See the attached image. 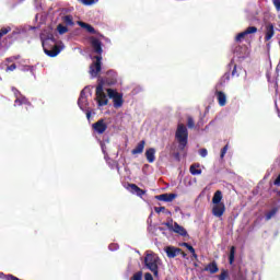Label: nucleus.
I'll list each match as a JSON object with an SVG mask.
<instances>
[{
	"instance_id": "obj_14",
	"label": "nucleus",
	"mask_w": 280,
	"mask_h": 280,
	"mask_svg": "<svg viewBox=\"0 0 280 280\" xmlns=\"http://www.w3.org/2000/svg\"><path fill=\"white\" fill-rule=\"evenodd\" d=\"M144 156L148 163H154V161H156V149L154 148L147 149Z\"/></svg>"
},
{
	"instance_id": "obj_35",
	"label": "nucleus",
	"mask_w": 280,
	"mask_h": 280,
	"mask_svg": "<svg viewBox=\"0 0 280 280\" xmlns=\"http://www.w3.org/2000/svg\"><path fill=\"white\" fill-rule=\"evenodd\" d=\"M12 93L14 94L15 100L23 95L16 88H12Z\"/></svg>"
},
{
	"instance_id": "obj_48",
	"label": "nucleus",
	"mask_w": 280,
	"mask_h": 280,
	"mask_svg": "<svg viewBox=\"0 0 280 280\" xmlns=\"http://www.w3.org/2000/svg\"><path fill=\"white\" fill-rule=\"evenodd\" d=\"M19 58H21V56H20V55L14 56V57H13V60H19Z\"/></svg>"
},
{
	"instance_id": "obj_19",
	"label": "nucleus",
	"mask_w": 280,
	"mask_h": 280,
	"mask_svg": "<svg viewBox=\"0 0 280 280\" xmlns=\"http://www.w3.org/2000/svg\"><path fill=\"white\" fill-rule=\"evenodd\" d=\"M61 21L67 27H73V25H75V22H73V15L71 14L61 16Z\"/></svg>"
},
{
	"instance_id": "obj_15",
	"label": "nucleus",
	"mask_w": 280,
	"mask_h": 280,
	"mask_svg": "<svg viewBox=\"0 0 280 280\" xmlns=\"http://www.w3.org/2000/svg\"><path fill=\"white\" fill-rule=\"evenodd\" d=\"M178 195L176 194H162L156 196V200H161L162 202H173Z\"/></svg>"
},
{
	"instance_id": "obj_13",
	"label": "nucleus",
	"mask_w": 280,
	"mask_h": 280,
	"mask_svg": "<svg viewBox=\"0 0 280 280\" xmlns=\"http://www.w3.org/2000/svg\"><path fill=\"white\" fill-rule=\"evenodd\" d=\"M203 272H209L210 275H215L220 272V268L218 267V262L215 260L209 262L205 268Z\"/></svg>"
},
{
	"instance_id": "obj_37",
	"label": "nucleus",
	"mask_w": 280,
	"mask_h": 280,
	"mask_svg": "<svg viewBox=\"0 0 280 280\" xmlns=\"http://www.w3.org/2000/svg\"><path fill=\"white\" fill-rule=\"evenodd\" d=\"M182 246H185L190 253H194L196 250L194 246H191L189 243H183Z\"/></svg>"
},
{
	"instance_id": "obj_39",
	"label": "nucleus",
	"mask_w": 280,
	"mask_h": 280,
	"mask_svg": "<svg viewBox=\"0 0 280 280\" xmlns=\"http://www.w3.org/2000/svg\"><path fill=\"white\" fill-rule=\"evenodd\" d=\"M199 154H200V156H202V159H205V156H207V154H209V152L207 151V149H201L199 151Z\"/></svg>"
},
{
	"instance_id": "obj_22",
	"label": "nucleus",
	"mask_w": 280,
	"mask_h": 280,
	"mask_svg": "<svg viewBox=\"0 0 280 280\" xmlns=\"http://www.w3.org/2000/svg\"><path fill=\"white\" fill-rule=\"evenodd\" d=\"M215 95L219 102V106H226V94H224L222 91H217Z\"/></svg>"
},
{
	"instance_id": "obj_11",
	"label": "nucleus",
	"mask_w": 280,
	"mask_h": 280,
	"mask_svg": "<svg viewBox=\"0 0 280 280\" xmlns=\"http://www.w3.org/2000/svg\"><path fill=\"white\" fill-rule=\"evenodd\" d=\"M272 36H275V24L267 23L265 25V42L268 43V40H272Z\"/></svg>"
},
{
	"instance_id": "obj_29",
	"label": "nucleus",
	"mask_w": 280,
	"mask_h": 280,
	"mask_svg": "<svg viewBox=\"0 0 280 280\" xmlns=\"http://www.w3.org/2000/svg\"><path fill=\"white\" fill-rule=\"evenodd\" d=\"M234 261H235V246H232L230 248L229 262L231 266H233Z\"/></svg>"
},
{
	"instance_id": "obj_31",
	"label": "nucleus",
	"mask_w": 280,
	"mask_h": 280,
	"mask_svg": "<svg viewBox=\"0 0 280 280\" xmlns=\"http://www.w3.org/2000/svg\"><path fill=\"white\" fill-rule=\"evenodd\" d=\"M231 80V72H225L224 75L221 78V84H224Z\"/></svg>"
},
{
	"instance_id": "obj_26",
	"label": "nucleus",
	"mask_w": 280,
	"mask_h": 280,
	"mask_svg": "<svg viewBox=\"0 0 280 280\" xmlns=\"http://www.w3.org/2000/svg\"><path fill=\"white\" fill-rule=\"evenodd\" d=\"M279 211V207L272 208L269 212L265 214V220L268 222L269 220H272L277 215Z\"/></svg>"
},
{
	"instance_id": "obj_16",
	"label": "nucleus",
	"mask_w": 280,
	"mask_h": 280,
	"mask_svg": "<svg viewBox=\"0 0 280 280\" xmlns=\"http://www.w3.org/2000/svg\"><path fill=\"white\" fill-rule=\"evenodd\" d=\"M128 189H130L131 194H137L140 198L145 196V190L141 189L137 184H128Z\"/></svg>"
},
{
	"instance_id": "obj_46",
	"label": "nucleus",
	"mask_w": 280,
	"mask_h": 280,
	"mask_svg": "<svg viewBox=\"0 0 280 280\" xmlns=\"http://www.w3.org/2000/svg\"><path fill=\"white\" fill-rule=\"evenodd\" d=\"M191 255L195 259H198V254H196V249H194V253H191Z\"/></svg>"
},
{
	"instance_id": "obj_44",
	"label": "nucleus",
	"mask_w": 280,
	"mask_h": 280,
	"mask_svg": "<svg viewBox=\"0 0 280 280\" xmlns=\"http://www.w3.org/2000/svg\"><path fill=\"white\" fill-rule=\"evenodd\" d=\"M236 74H237V65H234L232 70V77L235 78Z\"/></svg>"
},
{
	"instance_id": "obj_34",
	"label": "nucleus",
	"mask_w": 280,
	"mask_h": 280,
	"mask_svg": "<svg viewBox=\"0 0 280 280\" xmlns=\"http://www.w3.org/2000/svg\"><path fill=\"white\" fill-rule=\"evenodd\" d=\"M226 152H229V144H225V145L222 148L220 158H221V159H224Z\"/></svg>"
},
{
	"instance_id": "obj_27",
	"label": "nucleus",
	"mask_w": 280,
	"mask_h": 280,
	"mask_svg": "<svg viewBox=\"0 0 280 280\" xmlns=\"http://www.w3.org/2000/svg\"><path fill=\"white\" fill-rule=\"evenodd\" d=\"M86 104V90H82L80 93V97L78 100V105L80 108Z\"/></svg>"
},
{
	"instance_id": "obj_5",
	"label": "nucleus",
	"mask_w": 280,
	"mask_h": 280,
	"mask_svg": "<svg viewBox=\"0 0 280 280\" xmlns=\"http://www.w3.org/2000/svg\"><path fill=\"white\" fill-rule=\"evenodd\" d=\"M94 60L90 66V74L92 78H97L102 71V56H94Z\"/></svg>"
},
{
	"instance_id": "obj_38",
	"label": "nucleus",
	"mask_w": 280,
	"mask_h": 280,
	"mask_svg": "<svg viewBox=\"0 0 280 280\" xmlns=\"http://www.w3.org/2000/svg\"><path fill=\"white\" fill-rule=\"evenodd\" d=\"M272 1H273V5H275L276 10L278 12H280V0H272Z\"/></svg>"
},
{
	"instance_id": "obj_30",
	"label": "nucleus",
	"mask_w": 280,
	"mask_h": 280,
	"mask_svg": "<svg viewBox=\"0 0 280 280\" xmlns=\"http://www.w3.org/2000/svg\"><path fill=\"white\" fill-rule=\"evenodd\" d=\"M219 280H226L229 279V270L222 269L221 273L217 276Z\"/></svg>"
},
{
	"instance_id": "obj_49",
	"label": "nucleus",
	"mask_w": 280,
	"mask_h": 280,
	"mask_svg": "<svg viewBox=\"0 0 280 280\" xmlns=\"http://www.w3.org/2000/svg\"><path fill=\"white\" fill-rule=\"evenodd\" d=\"M86 117H88V119H89V117H91V113H88V114H86Z\"/></svg>"
},
{
	"instance_id": "obj_32",
	"label": "nucleus",
	"mask_w": 280,
	"mask_h": 280,
	"mask_svg": "<svg viewBox=\"0 0 280 280\" xmlns=\"http://www.w3.org/2000/svg\"><path fill=\"white\" fill-rule=\"evenodd\" d=\"M187 126L188 128H195L196 122L194 121V118L191 116H188L187 118Z\"/></svg>"
},
{
	"instance_id": "obj_45",
	"label": "nucleus",
	"mask_w": 280,
	"mask_h": 280,
	"mask_svg": "<svg viewBox=\"0 0 280 280\" xmlns=\"http://www.w3.org/2000/svg\"><path fill=\"white\" fill-rule=\"evenodd\" d=\"M8 277H10V275H5L3 272H0V279H5L8 280Z\"/></svg>"
},
{
	"instance_id": "obj_7",
	"label": "nucleus",
	"mask_w": 280,
	"mask_h": 280,
	"mask_svg": "<svg viewBox=\"0 0 280 280\" xmlns=\"http://www.w3.org/2000/svg\"><path fill=\"white\" fill-rule=\"evenodd\" d=\"M90 45L96 56H102V54H104V49L102 48V40H100V38L94 36L90 37Z\"/></svg>"
},
{
	"instance_id": "obj_25",
	"label": "nucleus",
	"mask_w": 280,
	"mask_h": 280,
	"mask_svg": "<svg viewBox=\"0 0 280 280\" xmlns=\"http://www.w3.org/2000/svg\"><path fill=\"white\" fill-rule=\"evenodd\" d=\"M198 167H200V164L190 165L189 172L192 176H200V174H202V170Z\"/></svg>"
},
{
	"instance_id": "obj_21",
	"label": "nucleus",
	"mask_w": 280,
	"mask_h": 280,
	"mask_svg": "<svg viewBox=\"0 0 280 280\" xmlns=\"http://www.w3.org/2000/svg\"><path fill=\"white\" fill-rule=\"evenodd\" d=\"M173 231H174V233L182 235V237H187V230H185V228H183L180 224H178L176 222L174 223Z\"/></svg>"
},
{
	"instance_id": "obj_40",
	"label": "nucleus",
	"mask_w": 280,
	"mask_h": 280,
	"mask_svg": "<svg viewBox=\"0 0 280 280\" xmlns=\"http://www.w3.org/2000/svg\"><path fill=\"white\" fill-rule=\"evenodd\" d=\"M154 211H155V213H161V212L165 211V207H155Z\"/></svg>"
},
{
	"instance_id": "obj_10",
	"label": "nucleus",
	"mask_w": 280,
	"mask_h": 280,
	"mask_svg": "<svg viewBox=\"0 0 280 280\" xmlns=\"http://www.w3.org/2000/svg\"><path fill=\"white\" fill-rule=\"evenodd\" d=\"M225 211L226 206L224 203H214L212 207V215H214V218H222Z\"/></svg>"
},
{
	"instance_id": "obj_36",
	"label": "nucleus",
	"mask_w": 280,
	"mask_h": 280,
	"mask_svg": "<svg viewBox=\"0 0 280 280\" xmlns=\"http://www.w3.org/2000/svg\"><path fill=\"white\" fill-rule=\"evenodd\" d=\"M83 5H93V3H97V0H82Z\"/></svg>"
},
{
	"instance_id": "obj_6",
	"label": "nucleus",
	"mask_w": 280,
	"mask_h": 280,
	"mask_svg": "<svg viewBox=\"0 0 280 280\" xmlns=\"http://www.w3.org/2000/svg\"><path fill=\"white\" fill-rule=\"evenodd\" d=\"M43 49L46 56H49V58H56V56L60 54V46L54 45L52 47H49V40L43 42Z\"/></svg>"
},
{
	"instance_id": "obj_9",
	"label": "nucleus",
	"mask_w": 280,
	"mask_h": 280,
	"mask_svg": "<svg viewBox=\"0 0 280 280\" xmlns=\"http://www.w3.org/2000/svg\"><path fill=\"white\" fill-rule=\"evenodd\" d=\"M92 128L97 132V135H104V132L108 130V125L105 124L104 119H100L92 125Z\"/></svg>"
},
{
	"instance_id": "obj_2",
	"label": "nucleus",
	"mask_w": 280,
	"mask_h": 280,
	"mask_svg": "<svg viewBox=\"0 0 280 280\" xmlns=\"http://www.w3.org/2000/svg\"><path fill=\"white\" fill-rule=\"evenodd\" d=\"M161 259L154 254H148L144 257V266L153 272L154 277H159V261Z\"/></svg>"
},
{
	"instance_id": "obj_47",
	"label": "nucleus",
	"mask_w": 280,
	"mask_h": 280,
	"mask_svg": "<svg viewBox=\"0 0 280 280\" xmlns=\"http://www.w3.org/2000/svg\"><path fill=\"white\" fill-rule=\"evenodd\" d=\"M179 255H182V257H184V258L187 257V254L185 252H183V250L179 252Z\"/></svg>"
},
{
	"instance_id": "obj_33",
	"label": "nucleus",
	"mask_w": 280,
	"mask_h": 280,
	"mask_svg": "<svg viewBox=\"0 0 280 280\" xmlns=\"http://www.w3.org/2000/svg\"><path fill=\"white\" fill-rule=\"evenodd\" d=\"M143 279V273L141 271L136 272L132 277L131 280H142Z\"/></svg>"
},
{
	"instance_id": "obj_17",
	"label": "nucleus",
	"mask_w": 280,
	"mask_h": 280,
	"mask_svg": "<svg viewBox=\"0 0 280 280\" xmlns=\"http://www.w3.org/2000/svg\"><path fill=\"white\" fill-rule=\"evenodd\" d=\"M32 106V103L30 102V100H27V97H25V95H21L18 98H15L14 101V106Z\"/></svg>"
},
{
	"instance_id": "obj_12",
	"label": "nucleus",
	"mask_w": 280,
	"mask_h": 280,
	"mask_svg": "<svg viewBox=\"0 0 280 280\" xmlns=\"http://www.w3.org/2000/svg\"><path fill=\"white\" fill-rule=\"evenodd\" d=\"M165 253L168 259H174V257H178V255L183 253V249L174 246H167L165 248Z\"/></svg>"
},
{
	"instance_id": "obj_24",
	"label": "nucleus",
	"mask_w": 280,
	"mask_h": 280,
	"mask_svg": "<svg viewBox=\"0 0 280 280\" xmlns=\"http://www.w3.org/2000/svg\"><path fill=\"white\" fill-rule=\"evenodd\" d=\"M212 205H222V190H217L212 197Z\"/></svg>"
},
{
	"instance_id": "obj_4",
	"label": "nucleus",
	"mask_w": 280,
	"mask_h": 280,
	"mask_svg": "<svg viewBox=\"0 0 280 280\" xmlns=\"http://www.w3.org/2000/svg\"><path fill=\"white\" fill-rule=\"evenodd\" d=\"M107 95L109 100L114 102V108H121L124 106V94L113 89H107Z\"/></svg>"
},
{
	"instance_id": "obj_23",
	"label": "nucleus",
	"mask_w": 280,
	"mask_h": 280,
	"mask_svg": "<svg viewBox=\"0 0 280 280\" xmlns=\"http://www.w3.org/2000/svg\"><path fill=\"white\" fill-rule=\"evenodd\" d=\"M107 75L112 77L110 79H106V82L108 84H117V72H115L114 70H108Z\"/></svg>"
},
{
	"instance_id": "obj_43",
	"label": "nucleus",
	"mask_w": 280,
	"mask_h": 280,
	"mask_svg": "<svg viewBox=\"0 0 280 280\" xmlns=\"http://www.w3.org/2000/svg\"><path fill=\"white\" fill-rule=\"evenodd\" d=\"M144 280H154V278L152 277V273L148 272L144 275Z\"/></svg>"
},
{
	"instance_id": "obj_8",
	"label": "nucleus",
	"mask_w": 280,
	"mask_h": 280,
	"mask_svg": "<svg viewBox=\"0 0 280 280\" xmlns=\"http://www.w3.org/2000/svg\"><path fill=\"white\" fill-rule=\"evenodd\" d=\"M248 34H257V26H248L244 32L238 33L235 37V42L242 43Z\"/></svg>"
},
{
	"instance_id": "obj_3",
	"label": "nucleus",
	"mask_w": 280,
	"mask_h": 280,
	"mask_svg": "<svg viewBox=\"0 0 280 280\" xmlns=\"http://www.w3.org/2000/svg\"><path fill=\"white\" fill-rule=\"evenodd\" d=\"M96 102L98 106H108V96L104 92V80H101L96 86Z\"/></svg>"
},
{
	"instance_id": "obj_42",
	"label": "nucleus",
	"mask_w": 280,
	"mask_h": 280,
	"mask_svg": "<svg viewBox=\"0 0 280 280\" xmlns=\"http://www.w3.org/2000/svg\"><path fill=\"white\" fill-rule=\"evenodd\" d=\"M16 69V63L7 67V71H14Z\"/></svg>"
},
{
	"instance_id": "obj_1",
	"label": "nucleus",
	"mask_w": 280,
	"mask_h": 280,
	"mask_svg": "<svg viewBox=\"0 0 280 280\" xmlns=\"http://www.w3.org/2000/svg\"><path fill=\"white\" fill-rule=\"evenodd\" d=\"M175 139L179 144V150H185L189 141V131L184 124H178L175 132Z\"/></svg>"
},
{
	"instance_id": "obj_20",
	"label": "nucleus",
	"mask_w": 280,
	"mask_h": 280,
	"mask_svg": "<svg viewBox=\"0 0 280 280\" xmlns=\"http://www.w3.org/2000/svg\"><path fill=\"white\" fill-rule=\"evenodd\" d=\"M78 25H80V27H82L83 30H86L89 34H97V31H95V27H93L91 24L86 22L79 21Z\"/></svg>"
},
{
	"instance_id": "obj_28",
	"label": "nucleus",
	"mask_w": 280,
	"mask_h": 280,
	"mask_svg": "<svg viewBox=\"0 0 280 280\" xmlns=\"http://www.w3.org/2000/svg\"><path fill=\"white\" fill-rule=\"evenodd\" d=\"M57 32L58 34L62 35V34H67L69 32V27L66 26L65 24H58L57 25Z\"/></svg>"
},
{
	"instance_id": "obj_41",
	"label": "nucleus",
	"mask_w": 280,
	"mask_h": 280,
	"mask_svg": "<svg viewBox=\"0 0 280 280\" xmlns=\"http://www.w3.org/2000/svg\"><path fill=\"white\" fill-rule=\"evenodd\" d=\"M268 82H269L270 84H273V88H275V89H279V83H278L277 81H271L270 78H268Z\"/></svg>"
},
{
	"instance_id": "obj_18",
	"label": "nucleus",
	"mask_w": 280,
	"mask_h": 280,
	"mask_svg": "<svg viewBox=\"0 0 280 280\" xmlns=\"http://www.w3.org/2000/svg\"><path fill=\"white\" fill-rule=\"evenodd\" d=\"M143 150H145V140H141L136 148L131 151V154H143Z\"/></svg>"
}]
</instances>
